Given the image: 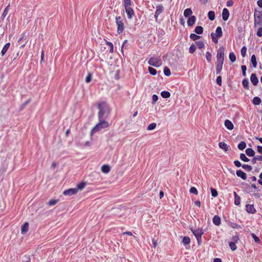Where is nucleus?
I'll return each mask as SVG.
<instances>
[{"instance_id": "24", "label": "nucleus", "mask_w": 262, "mask_h": 262, "mask_svg": "<svg viewBox=\"0 0 262 262\" xmlns=\"http://www.w3.org/2000/svg\"><path fill=\"white\" fill-rule=\"evenodd\" d=\"M86 183L84 182H82L77 185V187L75 189H77V192L78 190H82L85 186Z\"/></svg>"}, {"instance_id": "47", "label": "nucleus", "mask_w": 262, "mask_h": 262, "mask_svg": "<svg viewBox=\"0 0 262 262\" xmlns=\"http://www.w3.org/2000/svg\"><path fill=\"white\" fill-rule=\"evenodd\" d=\"M164 73L165 75L169 76L171 74L170 70L168 67H165L164 69Z\"/></svg>"}, {"instance_id": "54", "label": "nucleus", "mask_w": 262, "mask_h": 262, "mask_svg": "<svg viewBox=\"0 0 262 262\" xmlns=\"http://www.w3.org/2000/svg\"><path fill=\"white\" fill-rule=\"evenodd\" d=\"M92 75L91 73H89L87 75L86 78H85V82L86 83H89L92 80Z\"/></svg>"}, {"instance_id": "20", "label": "nucleus", "mask_w": 262, "mask_h": 262, "mask_svg": "<svg viewBox=\"0 0 262 262\" xmlns=\"http://www.w3.org/2000/svg\"><path fill=\"white\" fill-rule=\"evenodd\" d=\"M219 146L220 148L223 149L225 151H227L228 150V146L224 142H219Z\"/></svg>"}, {"instance_id": "58", "label": "nucleus", "mask_w": 262, "mask_h": 262, "mask_svg": "<svg viewBox=\"0 0 262 262\" xmlns=\"http://www.w3.org/2000/svg\"><path fill=\"white\" fill-rule=\"evenodd\" d=\"M241 198L240 197L235 198H234V204L235 205H239L241 203Z\"/></svg>"}, {"instance_id": "38", "label": "nucleus", "mask_w": 262, "mask_h": 262, "mask_svg": "<svg viewBox=\"0 0 262 262\" xmlns=\"http://www.w3.org/2000/svg\"><path fill=\"white\" fill-rule=\"evenodd\" d=\"M229 57L231 62H234L236 60V56L233 52L229 53Z\"/></svg>"}, {"instance_id": "8", "label": "nucleus", "mask_w": 262, "mask_h": 262, "mask_svg": "<svg viewBox=\"0 0 262 262\" xmlns=\"http://www.w3.org/2000/svg\"><path fill=\"white\" fill-rule=\"evenodd\" d=\"M77 193V189L75 188H70L64 190L63 194L65 195H72Z\"/></svg>"}, {"instance_id": "32", "label": "nucleus", "mask_w": 262, "mask_h": 262, "mask_svg": "<svg viewBox=\"0 0 262 262\" xmlns=\"http://www.w3.org/2000/svg\"><path fill=\"white\" fill-rule=\"evenodd\" d=\"M123 5L125 8L132 7V2L131 0H124Z\"/></svg>"}, {"instance_id": "55", "label": "nucleus", "mask_w": 262, "mask_h": 262, "mask_svg": "<svg viewBox=\"0 0 262 262\" xmlns=\"http://www.w3.org/2000/svg\"><path fill=\"white\" fill-rule=\"evenodd\" d=\"M58 201V200H51L49 202H48V205L49 206H53V205H55Z\"/></svg>"}, {"instance_id": "19", "label": "nucleus", "mask_w": 262, "mask_h": 262, "mask_svg": "<svg viewBox=\"0 0 262 262\" xmlns=\"http://www.w3.org/2000/svg\"><path fill=\"white\" fill-rule=\"evenodd\" d=\"M29 230V223L28 222L25 223L21 226V233L25 234Z\"/></svg>"}, {"instance_id": "11", "label": "nucleus", "mask_w": 262, "mask_h": 262, "mask_svg": "<svg viewBox=\"0 0 262 262\" xmlns=\"http://www.w3.org/2000/svg\"><path fill=\"white\" fill-rule=\"evenodd\" d=\"M164 8L162 5H159L156 7V11L155 12V16L156 18H157L158 16L162 13L163 11Z\"/></svg>"}, {"instance_id": "23", "label": "nucleus", "mask_w": 262, "mask_h": 262, "mask_svg": "<svg viewBox=\"0 0 262 262\" xmlns=\"http://www.w3.org/2000/svg\"><path fill=\"white\" fill-rule=\"evenodd\" d=\"M192 14V11L190 8H187L184 10V15L185 17H190Z\"/></svg>"}, {"instance_id": "59", "label": "nucleus", "mask_w": 262, "mask_h": 262, "mask_svg": "<svg viewBox=\"0 0 262 262\" xmlns=\"http://www.w3.org/2000/svg\"><path fill=\"white\" fill-rule=\"evenodd\" d=\"M231 227L233 228H241V226L236 223H232Z\"/></svg>"}, {"instance_id": "17", "label": "nucleus", "mask_w": 262, "mask_h": 262, "mask_svg": "<svg viewBox=\"0 0 262 262\" xmlns=\"http://www.w3.org/2000/svg\"><path fill=\"white\" fill-rule=\"evenodd\" d=\"M213 224L216 226H220L221 225V218L219 216L215 215L212 219Z\"/></svg>"}, {"instance_id": "42", "label": "nucleus", "mask_w": 262, "mask_h": 262, "mask_svg": "<svg viewBox=\"0 0 262 262\" xmlns=\"http://www.w3.org/2000/svg\"><path fill=\"white\" fill-rule=\"evenodd\" d=\"M195 43H196L197 46L198 47V48L200 49L204 48L205 47V44H204V42L202 41H196Z\"/></svg>"}, {"instance_id": "7", "label": "nucleus", "mask_w": 262, "mask_h": 262, "mask_svg": "<svg viewBox=\"0 0 262 262\" xmlns=\"http://www.w3.org/2000/svg\"><path fill=\"white\" fill-rule=\"evenodd\" d=\"M148 63L149 65L151 66L155 67H159L162 65V61L160 57H151L149 59Z\"/></svg>"}, {"instance_id": "45", "label": "nucleus", "mask_w": 262, "mask_h": 262, "mask_svg": "<svg viewBox=\"0 0 262 262\" xmlns=\"http://www.w3.org/2000/svg\"><path fill=\"white\" fill-rule=\"evenodd\" d=\"M242 167L248 171H251L252 170V167L251 165L244 164Z\"/></svg>"}, {"instance_id": "16", "label": "nucleus", "mask_w": 262, "mask_h": 262, "mask_svg": "<svg viewBox=\"0 0 262 262\" xmlns=\"http://www.w3.org/2000/svg\"><path fill=\"white\" fill-rule=\"evenodd\" d=\"M250 80L254 85H256L258 82V79L257 78L256 74L254 73L251 74Z\"/></svg>"}, {"instance_id": "22", "label": "nucleus", "mask_w": 262, "mask_h": 262, "mask_svg": "<svg viewBox=\"0 0 262 262\" xmlns=\"http://www.w3.org/2000/svg\"><path fill=\"white\" fill-rule=\"evenodd\" d=\"M246 154L249 157H253L255 155V151L251 148H247L245 150Z\"/></svg>"}, {"instance_id": "56", "label": "nucleus", "mask_w": 262, "mask_h": 262, "mask_svg": "<svg viewBox=\"0 0 262 262\" xmlns=\"http://www.w3.org/2000/svg\"><path fill=\"white\" fill-rule=\"evenodd\" d=\"M216 83L220 86L222 85V77L221 76H219L217 77V78H216Z\"/></svg>"}, {"instance_id": "10", "label": "nucleus", "mask_w": 262, "mask_h": 262, "mask_svg": "<svg viewBox=\"0 0 262 262\" xmlns=\"http://www.w3.org/2000/svg\"><path fill=\"white\" fill-rule=\"evenodd\" d=\"M125 12L127 14L128 18H132L135 15V13L132 7L125 8Z\"/></svg>"}, {"instance_id": "51", "label": "nucleus", "mask_w": 262, "mask_h": 262, "mask_svg": "<svg viewBox=\"0 0 262 262\" xmlns=\"http://www.w3.org/2000/svg\"><path fill=\"white\" fill-rule=\"evenodd\" d=\"M251 235L255 243H260V239L254 233H252Z\"/></svg>"}, {"instance_id": "53", "label": "nucleus", "mask_w": 262, "mask_h": 262, "mask_svg": "<svg viewBox=\"0 0 262 262\" xmlns=\"http://www.w3.org/2000/svg\"><path fill=\"white\" fill-rule=\"evenodd\" d=\"M195 50H196L195 46L193 44H192L189 48V53L192 54L194 52Z\"/></svg>"}, {"instance_id": "43", "label": "nucleus", "mask_w": 262, "mask_h": 262, "mask_svg": "<svg viewBox=\"0 0 262 262\" xmlns=\"http://www.w3.org/2000/svg\"><path fill=\"white\" fill-rule=\"evenodd\" d=\"M148 71L149 73L152 75H156L157 74V70L150 67H148Z\"/></svg>"}, {"instance_id": "2", "label": "nucleus", "mask_w": 262, "mask_h": 262, "mask_svg": "<svg viewBox=\"0 0 262 262\" xmlns=\"http://www.w3.org/2000/svg\"><path fill=\"white\" fill-rule=\"evenodd\" d=\"M98 108L99 109L98 119L106 118L110 112L108 104L105 102H100L98 104Z\"/></svg>"}, {"instance_id": "5", "label": "nucleus", "mask_w": 262, "mask_h": 262, "mask_svg": "<svg viewBox=\"0 0 262 262\" xmlns=\"http://www.w3.org/2000/svg\"><path fill=\"white\" fill-rule=\"evenodd\" d=\"M191 232L195 236L198 244L200 245L202 243V236L204 234L202 229L198 228L197 229H191Z\"/></svg>"}, {"instance_id": "63", "label": "nucleus", "mask_w": 262, "mask_h": 262, "mask_svg": "<svg viewBox=\"0 0 262 262\" xmlns=\"http://www.w3.org/2000/svg\"><path fill=\"white\" fill-rule=\"evenodd\" d=\"M25 37V34L24 33L21 34V37L18 39V43H20L21 41H22Z\"/></svg>"}, {"instance_id": "30", "label": "nucleus", "mask_w": 262, "mask_h": 262, "mask_svg": "<svg viewBox=\"0 0 262 262\" xmlns=\"http://www.w3.org/2000/svg\"><path fill=\"white\" fill-rule=\"evenodd\" d=\"M161 95L163 98H168L170 96V93L168 91H163L161 93Z\"/></svg>"}, {"instance_id": "37", "label": "nucleus", "mask_w": 262, "mask_h": 262, "mask_svg": "<svg viewBox=\"0 0 262 262\" xmlns=\"http://www.w3.org/2000/svg\"><path fill=\"white\" fill-rule=\"evenodd\" d=\"M242 84L245 88L249 89V81L248 79H244L242 81Z\"/></svg>"}, {"instance_id": "3", "label": "nucleus", "mask_w": 262, "mask_h": 262, "mask_svg": "<svg viewBox=\"0 0 262 262\" xmlns=\"http://www.w3.org/2000/svg\"><path fill=\"white\" fill-rule=\"evenodd\" d=\"M108 126V122L104 120V119H99V123L92 129L91 134L92 135L94 133L99 132L102 129L106 128Z\"/></svg>"}, {"instance_id": "18", "label": "nucleus", "mask_w": 262, "mask_h": 262, "mask_svg": "<svg viewBox=\"0 0 262 262\" xmlns=\"http://www.w3.org/2000/svg\"><path fill=\"white\" fill-rule=\"evenodd\" d=\"M101 170L104 173H107L110 171L111 167L108 165H103L101 166Z\"/></svg>"}, {"instance_id": "27", "label": "nucleus", "mask_w": 262, "mask_h": 262, "mask_svg": "<svg viewBox=\"0 0 262 262\" xmlns=\"http://www.w3.org/2000/svg\"><path fill=\"white\" fill-rule=\"evenodd\" d=\"M194 32L197 34H201L203 32V28L202 26H196L194 29Z\"/></svg>"}, {"instance_id": "60", "label": "nucleus", "mask_w": 262, "mask_h": 262, "mask_svg": "<svg viewBox=\"0 0 262 262\" xmlns=\"http://www.w3.org/2000/svg\"><path fill=\"white\" fill-rule=\"evenodd\" d=\"M233 2L232 0H228L227 2L226 6L227 7H231L233 6Z\"/></svg>"}, {"instance_id": "44", "label": "nucleus", "mask_w": 262, "mask_h": 262, "mask_svg": "<svg viewBox=\"0 0 262 262\" xmlns=\"http://www.w3.org/2000/svg\"><path fill=\"white\" fill-rule=\"evenodd\" d=\"M241 52L242 57H245L246 55L247 48L245 46L243 47L241 49Z\"/></svg>"}, {"instance_id": "1", "label": "nucleus", "mask_w": 262, "mask_h": 262, "mask_svg": "<svg viewBox=\"0 0 262 262\" xmlns=\"http://www.w3.org/2000/svg\"><path fill=\"white\" fill-rule=\"evenodd\" d=\"M225 49L223 47H220L217 51L216 61V73L220 74L223 69L224 61Z\"/></svg>"}, {"instance_id": "48", "label": "nucleus", "mask_w": 262, "mask_h": 262, "mask_svg": "<svg viewBox=\"0 0 262 262\" xmlns=\"http://www.w3.org/2000/svg\"><path fill=\"white\" fill-rule=\"evenodd\" d=\"M229 247H230V249L232 251L235 250L236 249V248H237L236 244L234 243V242H230L229 244Z\"/></svg>"}, {"instance_id": "61", "label": "nucleus", "mask_w": 262, "mask_h": 262, "mask_svg": "<svg viewBox=\"0 0 262 262\" xmlns=\"http://www.w3.org/2000/svg\"><path fill=\"white\" fill-rule=\"evenodd\" d=\"M152 100L153 103H155L158 100V96L157 95H153L152 96Z\"/></svg>"}, {"instance_id": "28", "label": "nucleus", "mask_w": 262, "mask_h": 262, "mask_svg": "<svg viewBox=\"0 0 262 262\" xmlns=\"http://www.w3.org/2000/svg\"><path fill=\"white\" fill-rule=\"evenodd\" d=\"M182 242L185 246L189 245L190 243V238L188 236H184L183 238Z\"/></svg>"}, {"instance_id": "29", "label": "nucleus", "mask_w": 262, "mask_h": 262, "mask_svg": "<svg viewBox=\"0 0 262 262\" xmlns=\"http://www.w3.org/2000/svg\"><path fill=\"white\" fill-rule=\"evenodd\" d=\"M208 17L210 20H213L215 19V13L213 11H210L208 13Z\"/></svg>"}, {"instance_id": "52", "label": "nucleus", "mask_w": 262, "mask_h": 262, "mask_svg": "<svg viewBox=\"0 0 262 262\" xmlns=\"http://www.w3.org/2000/svg\"><path fill=\"white\" fill-rule=\"evenodd\" d=\"M241 69L242 71V74L244 77L246 76V70H247V67L245 65H243L241 66Z\"/></svg>"}, {"instance_id": "21", "label": "nucleus", "mask_w": 262, "mask_h": 262, "mask_svg": "<svg viewBox=\"0 0 262 262\" xmlns=\"http://www.w3.org/2000/svg\"><path fill=\"white\" fill-rule=\"evenodd\" d=\"M10 46V43L9 42L7 43L3 48L2 51H1V54L2 56H3L7 52L8 49L9 48Z\"/></svg>"}, {"instance_id": "15", "label": "nucleus", "mask_w": 262, "mask_h": 262, "mask_svg": "<svg viewBox=\"0 0 262 262\" xmlns=\"http://www.w3.org/2000/svg\"><path fill=\"white\" fill-rule=\"evenodd\" d=\"M225 126L229 130H232L234 127V125L232 122L229 120H226L224 123Z\"/></svg>"}, {"instance_id": "40", "label": "nucleus", "mask_w": 262, "mask_h": 262, "mask_svg": "<svg viewBox=\"0 0 262 262\" xmlns=\"http://www.w3.org/2000/svg\"><path fill=\"white\" fill-rule=\"evenodd\" d=\"M211 36L212 41L214 43H217L218 42V38H219V37L215 36L214 33L212 32L211 33Z\"/></svg>"}, {"instance_id": "26", "label": "nucleus", "mask_w": 262, "mask_h": 262, "mask_svg": "<svg viewBox=\"0 0 262 262\" xmlns=\"http://www.w3.org/2000/svg\"><path fill=\"white\" fill-rule=\"evenodd\" d=\"M223 35L222 28L221 27H217L216 29L215 35L221 37Z\"/></svg>"}, {"instance_id": "33", "label": "nucleus", "mask_w": 262, "mask_h": 262, "mask_svg": "<svg viewBox=\"0 0 262 262\" xmlns=\"http://www.w3.org/2000/svg\"><path fill=\"white\" fill-rule=\"evenodd\" d=\"M252 102L255 105H259L261 103V100L259 97H255L253 99Z\"/></svg>"}, {"instance_id": "35", "label": "nucleus", "mask_w": 262, "mask_h": 262, "mask_svg": "<svg viewBox=\"0 0 262 262\" xmlns=\"http://www.w3.org/2000/svg\"><path fill=\"white\" fill-rule=\"evenodd\" d=\"M106 45L110 48V52L113 53V52H114L113 44L111 42L106 41Z\"/></svg>"}, {"instance_id": "34", "label": "nucleus", "mask_w": 262, "mask_h": 262, "mask_svg": "<svg viewBox=\"0 0 262 262\" xmlns=\"http://www.w3.org/2000/svg\"><path fill=\"white\" fill-rule=\"evenodd\" d=\"M255 29H257V31L256 32V35L258 37L262 36V25L257 26Z\"/></svg>"}, {"instance_id": "31", "label": "nucleus", "mask_w": 262, "mask_h": 262, "mask_svg": "<svg viewBox=\"0 0 262 262\" xmlns=\"http://www.w3.org/2000/svg\"><path fill=\"white\" fill-rule=\"evenodd\" d=\"M238 148L239 150H243L246 147V143L244 141H241L237 145Z\"/></svg>"}, {"instance_id": "25", "label": "nucleus", "mask_w": 262, "mask_h": 262, "mask_svg": "<svg viewBox=\"0 0 262 262\" xmlns=\"http://www.w3.org/2000/svg\"><path fill=\"white\" fill-rule=\"evenodd\" d=\"M251 62L253 68H256L257 67V61L256 57L255 55H252L251 58Z\"/></svg>"}, {"instance_id": "4", "label": "nucleus", "mask_w": 262, "mask_h": 262, "mask_svg": "<svg viewBox=\"0 0 262 262\" xmlns=\"http://www.w3.org/2000/svg\"><path fill=\"white\" fill-rule=\"evenodd\" d=\"M262 25V11L255 10L254 13V27Z\"/></svg>"}, {"instance_id": "62", "label": "nucleus", "mask_w": 262, "mask_h": 262, "mask_svg": "<svg viewBox=\"0 0 262 262\" xmlns=\"http://www.w3.org/2000/svg\"><path fill=\"white\" fill-rule=\"evenodd\" d=\"M234 164L235 166L237 167H239L242 166L241 162L238 160L234 161Z\"/></svg>"}, {"instance_id": "50", "label": "nucleus", "mask_w": 262, "mask_h": 262, "mask_svg": "<svg viewBox=\"0 0 262 262\" xmlns=\"http://www.w3.org/2000/svg\"><path fill=\"white\" fill-rule=\"evenodd\" d=\"M189 191L191 193H193L195 195H197L198 194V191L196 188L194 187H192L190 188Z\"/></svg>"}, {"instance_id": "36", "label": "nucleus", "mask_w": 262, "mask_h": 262, "mask_svg": "<svg viewBox=\"0 0 262 262\" xmlns=\"http://www.w3.org/2000/svg\"><path fill=\"white\" fill-rule=\"evenodd\" d=\"M240 159L243 161H244L246 162H249L250 161V159H248L244 154H240Z\"/></svg>"}, {"instance_id": "6", "label": "nucleus", "mask_w": 262, "mask_h": 262, "mask_svg": "<svg viewBox=\"0 0 262 262\" xmlns=\"http://www.w3.org/2000/svg\"><path fill=\"white\" fill-rule=\"evenodd\" d=\"M115 19L117 26V33L118 34H121L123 32L124 29V23L120 16H117Z\"/></svg>"}, {"instance_id": "57", "label": "nucleus", "mask_w": 262, "mask_h": 262, "mask_svg": "<svg viewBox=\"0 0 262 262\" xmlns=\"http://www.w3.org/2000/svg\"><path fill=\"white\" fill-rule=\"evenodd\" d=\"M232 242H234V243H237L238 242V241H239V237L237 235H235V236H234L232 237L231 238Z\"/></svg>"}, {"instance_id": "46", "label": "nucleus", "mask_w": 262, "mask_h": 262, "mask_svg": "<svg viewBox=\"0 0 262 262\" xmlns=\"http://www.w3.org/2000/svg\"><path fill=\"white\" fill-rule=\"evenodd\" d=\"M206 58L208 62H210L212 59V55L209 52L206 53Z\"/></svg>"}, {"instance_id": "39", "label": "nucleus", "mask_w": 262, "mask_h": 262, "mask_svg": "<svg viewBox=\"0 0 262 262\" xmlns=\"http://www.w3.org/2000/svg\"><path fill=\"white\" fill-rule=\"evenodd\" d=\"M156 126H157V124L156 123H151L148 125V126L147 128V129L148 130H153V129H155V128L156 127Z\"/></svg>"}, {"instance_id": "9", "label": "nucleus", "mask_w": 262, "mask_h": 262, "mask_svg": "<svg viewBox=\"0 0 262 262\" xmlns=\"http://www.w3.org/2000/svg\"><path fill=\"white\" fill-rule=\"evenodd\" d=\"M246 209L248 213L251 214H254L256 212L253 205L247 204L246 205Z\"/></svg>"}, {"instance_id": "14", "label": "nucleus", "mask_w": 262, "mask_h": 262, "mask_svg": "<svg viewBox=\"0 0 262 262\" xmlns=\"http://www.w3.org/2000/svg\"><path fill=\"white\" fill-rule=\"evenodd\" d=\"M236 173L237 177L241 178L243 180H245L247 179V176L246 173H245L242 170H236Z\"/></svg>"}, {"instance_id": "41", "label": "nucleus", "mask_w": 262, "mask_h": 262, "mask_svg": "<svg viewBox=\"0 0 262 262\" xmlns=\"http://www.w3.org/2000/svg\"><path fill=\"white\" fill-rule=\"evenodd\" d=\"M201 37L200 36H199L195 34L191 33L190 35V38L193 40H196Z\"/></svg>"}, {"instance_id": "64", "label": "nucleus", "mask_w": 262, "mask_h": 262, "mask_svg": "<svg viewBox=\"0 0 262 262\" xmlns=\"http://www.w3.org/2000/svg\"><path fill=\"white\" fill-rule=\"evenodd\" d=\"M257 150L259 153L262 154V146H261L258 145L257 146Z\"/></svg>"}, {"instance_id": "12", "label": "nucleus", "mask_w": 262, "mask_h": 262, "mask_svg": "<svg viewBox=\"0 0 262 262\" xmlns=\"http://www.w3.org/2000/svg\"><path fill=\"white\" fill-rule=\"evenodd\" d=\"M229 11L227 8H224L222 12V18L224 20L226 21L229 17Z\"/></svg>"}, {"instance_id": "13", "label": "nucleus", "mask_w": 262, "mask_h": 262, "mask_svg": "<svg viewBox=\"0 0 262 262\" xmlns=\"http://www.w3.org/2000/svg\"><path fill=\"white\" fill-rule=\"evenodd\" d=\"M196 17L194 15L190 16L187 20V25L189 27L192 26L195 23Z\"/></svg>"}, {"instance_id": "49", "label": "nucleus", "mask_w": 262, "mask_h": 262, "mask_svg": "<svg viewBox=\"0 0 262 262\" xmlns=\"http://www.w3.org/2000/svg\"><path fill=\"white\" fill-rule=\"evenodd\" d=\"M211 195L213 197H216L218 195L217 190L213 188H211Z\"/></svg>"}]
</instances>
